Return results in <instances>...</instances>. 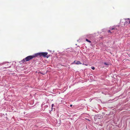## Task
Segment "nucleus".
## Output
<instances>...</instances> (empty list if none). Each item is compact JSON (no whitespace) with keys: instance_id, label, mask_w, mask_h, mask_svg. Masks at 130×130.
<instances>
[{"instance_id":"nucleus-1","label":"nucleus","mask_w":130,"mask_h":130,"mask_svg":"<svg viewBox=\"0 0 130 130\" xmlns=\"http://www.w3.org/2000/svg\"><path fill=\"white\" fill-rule=\"evenodd\" d=\"M36 57V56L35 54V55L28 56L23 59V60H22V61L23 63L25 61H28Z\"/></svg>"},{"instance_id":"nucleus-2","label":"nucleus","mask_w":130,"mask_h":130,"mask_svg":"<svg viewBox=\"0 0 130 130\" xmlns=\"http://www.w3.org/2000/svg\"><path fill=\"white\" fill-rule=\"evenodd\" d=\"M48 54L47 52H41L40 53H37L36 54V57L38 56H43L44 57H46V55Z\"/></svg>"},{"instance_id":"nucleus-3","label":"nucleus","mask_w":130,"mask_h":130,"mask_svg":"<svg viewBox=\"0 0 130 130\" xmlns=\"http://www.w3.org/2000/svg\"><path fill=\"white\" fill-rule=\"evenodd\" d=\"M75 62V61H74V62L76 64H82V63H81V62L80 61H77L76 62Z\"/></svg>"},{"instance_id":"nucleus-4","label":"nucleus","mask_w":130,"mask_h":130,"mask_svg":"<svg viewBox=\"0 0 130 130\" xmlns=\"http://www.w3.org/2000/svg\"><path fill=\"white\" fill-rule=\"evenodd\" d=\"M86 41H87V42H89V43H91V41H90V40H89L88 39H86Z\"/></svg>"},{"instance_id":"nucleus-5","label":"nucleus","mask_w":130,"mask_h":130,"mask_svg":"<svg viewBox=\"0 0 130 130\" xmlns=\"http://www.w3.org/2000/svg\"><path fill=\"white\" fill-rule=\"evenodd\" d=\"M114 29H116L117 30V29L115 28H112L111 29V30H114Z\"/></svg>"},{"instance_id":"nucleus-6","label":"nucleus","mask_w":130,"mask_h":130,"mask_svg":"<svg viewBox=\"0 0 130 130\" xmlns=\"http://www.w3.org/2000/svg\"><path fill=\"white\" fill-rule=\"evenodd\" d=\"M104 64L105 65H106L107 66H108L109 64L106 63V62H104Z\"/></svg>"},{"instance_id":"nucleus-7","label":"nucleus","mask_w":130,"mask_h":130,"mask_svg":"<svg viewBox=\"0 0 130 130\" xmlns=\"http://www.w3.org/2000/svg\"><path fill=\"white\" fill-rule=\"evenodd\" d=\"M91 68L93 70H94L95 69V68L94 67H92Z\"/></svg>"},{"instance_id":"nucleus-8","label":"nucleus","mask_w":130,"mask_h":130,"mask_svg":"<svg viewBox=\"0 0 130 130\" xmlns=\"http://www.w3.org/2000/svg\"><path fill=\"white\" fill-rule=\"evenodd\" d=\"M108 32H110L111 33H112V32H111L110 30H108Z\"/></svg>"},{"instance_id":"nucleus-9","label":"nucleus","mask_w":130,"mask_h":130,"mask_svg":"<svg viewBox=\"0 0 130 130\" xmlns=\"http://www.w3.org/2000/svg\"><path fill=\"white\" fill-rule=\"evenodd\" d=\"M53 106H54V104H52V107H53Z\"/></svg>"},{"instance_id":"nucleus-10","label":"nucleus","mask_w":130,"mask_h":130,"mask_svg":"<svg viewBox=\"0 0 130 130\" xmlns=\"http://www.w3.org/2000/svg\"><path fill=\"white\" fill-rule=\"evenodd\" d=\"M72 105L71 104V105H70V106L71 107H72Z\"/></svg>"},{"instance_id":"nucleus-11","label":"nucleus","mask_w":130,"mask_h":130,"mask_svg":"<svg viewBox=\"0 0 130 130\" xmlns=\"http://www.w3.org/2000/svg\"><path fill=\"white\" fill-rule=\"evenodd\" d=\"M129 23L130 24V20H129Z\"/></svg>"},{"instance_id":"nucleus-12","label":"nucleus","mask_w":130,"mask_h":130,"mask_svg":"<svg viewBox=\"0 0 130 130\" xmlns=\"http://www.w3.org/2000/svg\"><path fill=\"white\" fill-rule=\"evenodd\" d=\"M128 19V20H130V19L129 18H128V19Z\"/></svg>"},{"instance_id":"nucleus-13","label":"nucleus","mask_w":130,"mask_h":130,"mask_svg":"<svg viewBox=\"0 0 130 130\" xmlns=\"http://www.w3.org/2000/svg\"><path fill=\"white\" fill-rule=\"evenodd\" d=\"M83 64L84 65V63H83Z\"/></svg>"},{"instance_id":"nucleus-14","label":"nucleus","mask_w":130,"mask_h":130,"mask_svg":"<svg viewBox=\"0 0 130 130\" xmlns=\"http://www.w3.org/2000/svg\"><path fill=\"white\" fill-rule=\"evenodd\" d=\"M85 65H86V66H87V64H85Z\"/></svg>"}]
</instances>
